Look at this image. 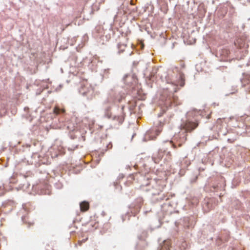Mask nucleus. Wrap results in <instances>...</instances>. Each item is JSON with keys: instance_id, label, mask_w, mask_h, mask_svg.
Here are the masks:
<instances>
[{"instance_id": "obj_3", "label": "nucleus", "mask_w": 250, "mask_h": 250, "mask_svg": "<svg viewBox=\"0 0 250 250\" xmlns=\"http://www.w3.org/2000/svg\"><path fill=\"white\" fill-rule=\"evenodd\" d=\"M198 126V124L195 122H187L183 125V128L186 132H190L196 128Z\"/></svg>"}, {"instance_id": "obj_9", "label": "nucleus", "mask_w": 250, "mask_h": 250, "mask_svg": "<svg viewBox=\"0 0 250 250\" xmlns=\"http://www.w3.org/2000/svg\"><path fill=\"white\" fill-rule=\"evenodd\" d=\"M160 250H169L168 242H165Z\"/></svg>"}, {"instance_id": "obj_2", "label": "nucleus", "mask_w": 250, "mask_h": 250, "mask_svg": "<svg viewBox=\"0 0 250 250\" xmlns=\"http://www.w3.org/2000/svg\"><path fill=\"white\" fill-rule=\"evenodd\" d=\"M79 92L82 95L86 96L89 93H92L93 89L91 85L86 80H83L80 83Z\"/></svg>"}, {"instance_id": "obj_12", "label": "nucleus", "mask_w": 250, "mask_h": 250, "mask_svg": "<svg viewBox=\"0 0 250 250\" xmlns=\"http://www.w3.org/2000/svg\"><path fill=\"white\" fill-rule=\"evenodd\" d=\"M172 146L174 148H176V146L174 145V144H172Z\"/></svg>"}, {"instance_id": "obj_1", "label": "nucleus", "mask_w": 250, "mask_h": 250, "mask_svg": "<svg viewBox=\"0 0 250 250\" xmlns=\"http://www.w3.org/2000/svg\"><path fill=\"white\" fill-rule=\"evenodd\" d=\"M162 127L163 125L160 124L159 125L152 127L145 134V140H151L155 139L157 136L162 132Z\"/></svg>"}, {"instance_id": "obj_6", "label": "nucleus", "mask_w": 250, "mask_h": 250, "mask_svg": "<svg viewBox=\"0 0 250 250\" xmlns=\"http://www.w3.org/2000/svg\"><path fill=\"white\" fill-rule=\"evenodd\" d=\"M163 151H162L161 150H159L158 152V158H156L155 157H154L153 158L154 161L156 163H159V161L162 159L163 156Z\"/></svg>"}, {"instance_id": "obj_5", "label": "nucleus", "mask_w": 250, "mask_h": 250, "mask_svg": "<svg viewBox=\"0 0 250 250\" xmlns=\"http://www.w3.org/2000/svg\"><path fill=\"white\" fill-rule=\"evenodd\" d=\"M81 210L82 211H85L89 209V204L87 202H83L80 204Z\"/></svg>"}, {"instance_id": "obj_11", "label": "nucleus", "mask_w": 250, "mask_h": 250, "mask_svg": "<svg viewBox=\"0 0 250 250\" xmlns=\"http://www.w3.org/2000/svg\"><path fill=\"white\" fill-rule=\"evenodd\" d=\"M167 156L168 157V159L169 160H171L172 159V156H171V153L170 152H167Z\"/></svg>"}, {"instance_id": "obj_10", "label": "nucleus", "mask_w": 250, "mask_h": 250, "mask_svg": "<svg viewBox=\"0 0 250 250\" xmlns=\"http://www.w3.org/2000/svg\"><path fill=\"white\" fill-rule=\"evenodd\" d=\"M109 110L110 108H107V109H106V112L105 113V116L109 119L111 118L112 116V114L111 112H109Z\"/></svg>"}, {"instance_id": "obj_7", "label": "nucleus", "mask_w": 250, "mask_h": 250, "mask_svg": "<svg viewBox=\"0 0 250 250\" xmlns=\"http://www.w3.org/2000/svg\"><path fill=\"white\" fill-rule=\"evenodd\" d=\"M126 47V44L124 43H119L118 44V48L119 49V53H121L123 52Z\"/></svg>"}, {"instance_id": "obj_4", "label": "nucleus", "mask_w": 250, "mask_h": 250, "mask_svg": "<svg viewBox=\"0 0 250 250\" xmlns=\"http://www.w3.org/2000/svg\"><path fill=\"white\" fill-rule=\"evenodd\" d=\"M125 114L124 112V107H123L120 110V113L117 115H115L113 120L117 121L119 124L123 123L125 120Z\"/></svg>"}, {"instance_id": "obj_8", "label": "nucleus", "mask_w": 250, "mask_h": 250, "mask_svg": "<svg viewBox=\"0 0 250 250\" xmlns=\"http://www.w3.org/2000/svg\"><path fill=\"white\" fill-rule=\"evenodd\" d=\"M64 112L65 110L64 109H60L58 106H55L53 109V113L56 115H58L61 112L64 113Z\"/></svg>"}]
</instances>
